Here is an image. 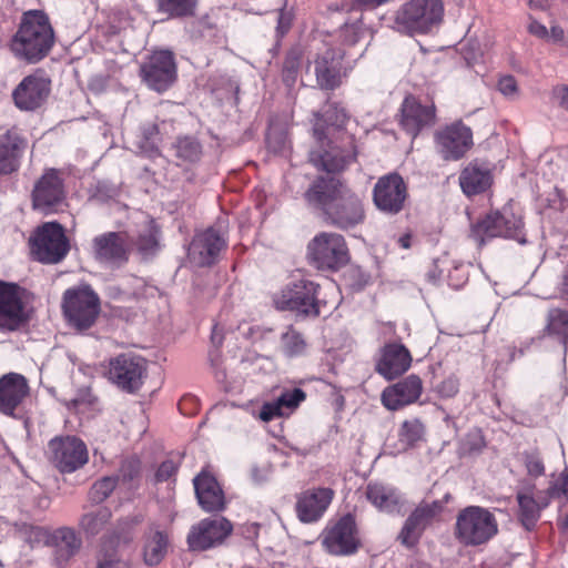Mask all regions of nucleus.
Masks as SVG:
<instances>
[{
    "label": "nucleus",
    "mask_w": 568,
    "mask_h": 568,
    "mask_svg": "<svg viewBox=\"0 0 568 568\" xmlns=\"http://www.w3.org/2000/svg\"><path fill=\"white\" fill-rule=\"evenodd\" d=\"M459 390V381L455 376H449L444 379L438 386L437 392L442 397H453Z\"/></svg>",
    "instance_id": "4d7b16f0"
},
{
    "label": "nucleus",
    "mask_w": 568,
    "mask_h": 568,
    "mask_svg": "<svg viewBox=\"0 0 568 568\" xmlns=\"http://www.w3.org/2000/svg\"><path fill=\"white\" fill-rule=\"evenodd\" d=\"M443 16L442 0H409L396 10L393 29L408 36L425 34L442 22Z\"/></svg>",
    "instance_id": "7ed1b4c3"
},
{
    "label": "nucleus",
    "mask_w": 568,
    "mask_h": 568,
    "mask_svg": "<svg viewBox=\"0 0 568 568\" xmlns=\"http://www.w3.org/2000/svg\"><path fill=\"white\" fill-rule=\"evenodd\" d=\"M291 27V19L285 13H281L278 18L277 30L281 34H284Z\"/></svg>",
    "instance_id": "69168bd1"
},
{
    "label": "nucleus",
    "mask_w": 568,
    "mask_h": 568,
    "mask_svg": "<svg viewBox=\"0 0 568 568\" xmlns=\"http://www.w3.org/2000/svg\"><path fill=\"white\" fill-rule=\"evenodd\" d=\"M148 362L132 353L120 354L109 362L108 377L120 389L135 393L146 377Z\"/></svg>",
    "instance_id": "f8f14e48"
},
{
    "label": "nucleus",
    "mask_w": 568,
    "mask_h": 568,
    "mask_svg": "<svg viewBox=\"0 0 568 568\" xmlns=\"http://www.w3.org/2000/svg\"><path fill=\"white\" fill-rule=\"evenodd\" d=\"M141 463L138 458L131 457L122 462L120 467V475L123 480L130 481L140 475Z\"/></svg>",
    "instance_id": "603ef678"
},
{
    "label": "nucleus",
    "mask_w": 568,
    "mask_h": 568,
    "mask_svg": "<svg viewBox=\"0 0 568 568\" xmlns=\"http://www.w3.org/2000/svg\"><path fill=\"white\" fill-rule=\"evenodd\" d=\"M27 297L23 287L0 281V332H16L29 322Z\"/></svg>",
    "instance_id": "9d476101"
},
{
    "label": "nucleus",
    "mask_w": 568,
    "mask_h": 568,
    "mask_svg": "<svg viewBox=\"0 0 568 568\" xmlns=\"http://www.w3.org/2000/svg\"><path fill=\"white\" fill-rule=\"evenodd\" d=\"M143 547L144 562L149 566L159 565L168 551V536L156 525H151L145 532Z\"/></svg>",
    "instance_id": "72a5a7b5"
},
{
    "label": "nucleus",
    "mask_w": 568,
    "mask_h": 568,
    "mask_svg": "<svg viewBox=\"0 0 568 568\" xmlns=\"http://www.w3.org/2000/svg\"><path fill=\"white\" fill-rule=\"evenodd\" d=\"M226 247V240L214 227H207L197 233L189 245L187 257L190 262L200 267L213 265L220 252Z\"/></svg>",
    "instance_id": "aec40b11"
},
{
    "label": "nucleus",
    "mask_w": 568,
    "mask_h": 568,
    "mask_svg": "<svg viewBox=\"0 0 568 568\" xmlns=\"http://www.w3.org/2000/svg\"><path fill=\"white\" fill-rule=\"evenodd\" d=\"M347 186L335 176L317 178L304 194L307 204L321 210L323 215L327 214L328 206L333 205L336 199Z\"/></svg>",
    "instance_id": "393cba45"
},
{
    "label": "nucleus",
    "mask_w": 568,
    "mask_h": 568,
    "mask_svg": "<svg viewBox=\"0 0 568 568\" xmlns=\"http://www.w3.org/2000/svg\"><path fill=\"white\" fill-rule=\"evenodd\" d=\"M199 0H156L158 11L169 18H189L196 11Z\"/></svg>",
    "instance_id": "ea45409f"
},
{
    "label": "nucleus",
    "mask_w": 568,
    "mask_h": 568,
    "mask_svg": "<svg viewBox=\"0 0 568 568\" xmlns=\"http://www.w3.org/2000/svg\"><path fill=\"white\" fill-rule=\"evenodd\" d=\"M323 545L332 555L347 556L354 554L359 547L354 517L349 514L345 515L332 528L327 529Z\"/></svg>",
    "instance_id": "412c9836"
},
{
    "label": "nucleus",
    "mask_w": 568,
    "mask_h": 568,
    "mask_svg": "<svg viewBox=\"0 0 568 568\" xmlns=\"http://www.w3.org/2000/svg\"><path fill=\"white\" fill-rule=\"evenodd\" d=\"M53 43L54 33L48 16L41 11H29L22 17L11 41V50L28 62H38L49 53Z\"/></svg>",
    "instance_id": "f03ea898"
},
{
    "label": "nucleus",
    "mask_w": 568,
    "mask_h": 568,
    "mask_svg": "<svg viewBox=\"0 0 568 568\" xmlns=\"http://www.w3.org/2000/svg\"><path fill=\"white\" fill-rule=\"evenodd\" d=\"M325 221L331 225L348 230L361 224L365 219L363 201L358 194L346 187L327 209Z\"/></svg>",
    "instance_id": "a211bd4d"
},
{
    "label": "nucleus",
    "mask_w": 568,
    "mask_h": 568,
    "mask_svg": "<svg viewBox=\"0 0 568 568\" xmlns=\"http://www.w3.org/2000/svg\"><path fill=\"white\" fill-rule=\"evenodd\" d=\"M410 240H412L410 234L406 233V234L402 235V236L398 239V244H399V245H400V247H403V248H409V247H410Z\"/></svg>",
    "instance_id": "338daca9"
},
{
    "label": "nucleus",
    "mask_w": 568,
    "mask_h": 568,
    "mask_svg": "<svg viewBox=\"0 0 568 568\" xmlns=\"http://www.w3.org/2000/svg\"><path fill=\"white\" fill-rule=\"evenodd\" d=\"M491 182L490 171L480 166L477 162H470L459 175L460 187L468 196L485 192Z\"/></svg>",
    "instance_id": "473e14b6"
},
{
    "label": "nucleus",
    "mask_w": 568,
    "mask_h": 568,
    "mask_svg": "<svg viewBox=\"0 0 568 568\" xmlns=\"http://www.w3.org/2000/svg\"><path fill=\"white\" fill-rule=\"evenodd\" d=\"M67 192L61 172L57 169H45L34 182L31 191V205L42 214H53L65 204Z\"/></svg>",
    "instance_id": "1a4fd4ad"
},
{
    "label": "nucleus",
    "mask_w": 568,
    "mask_h": 568,
    "mask_svg": "<svg viewBox=\"0 0 568 568\" xmlns=\"http://www.w3.org/2000/svg\"><path fill=\"white\" fill-rule=\"evenodd\" d=\"M97 568H129L125 560L121 559L114 551L105 552L98 559Z\"/></svg>",
    "instance_id": "6e6d98bb"
},
{
    "label": "nucleus",
    "mask_w": 568,
    "mask_h": 568,
    "mask_svg": "<svg viewBox=\"0 0 568 568\" xmlns=\"http://www.w3.org/2000/svg\"><path fill=\"white\" fill-rule=\"evenodd\" d=\"M498 90L500 93L509 99H514L518 95L517 81L513 75H506L500 78L498 82Z\"/></svg>",
    "instance_id": "13d9d810"
},
{
    "label": "nucleus",
    "mask_w": 568,
    "mask_h": 568,
    "mask_svg": "<svg viewBox=\"0 0 568 568\" xmlns=\"http://www.w3.org/2000/svg\"><path fill=\"white\" fill-rule=\"evenodd\" d=\"M412 364L409 351L402 344H386L376 364V372L390 381L404 374Z\"/></svg>",
    "instance_id": "cd10ccee"
},
{
    "label": "nucleus",
    "mask_w": 568,
    "mask_h": 568,
    "mask_svg": "<svg viewBox=\"0 0 568 568\" xmlns=\"http://www.w3.org/2000/svg\"><path fill=\"white\" fill-rule=\"evenodd\" d=\"M497 534V519L487 508L468 506L462 509L456 517L455 537L466 547L485 545Z\"/></svg>",
    "instance_id": "20e7f679"
},
{
    "label": "nucleus",
    "mask_w": 568,
    "mask_h": 568,
    "mask_svg": "<svg viewBox=\"0 0 568 568\" xmlns=\"http://www.w3.org/2000/svg\"><path fill=\"white\" fill-rule=\"evenodd\" d=\"M175 156L182 162L194 163L202 155V146L200 142L191 136L178 138L173 144Z\"/></svg>",
    "instance_id": "79ce46f5"
},
{
    "label": "nucleus",
    "mask_w": 568,
    "mask_h": 568,
    "mask_svg": "<svg viewBox=\"0 0 568 568\" xmlns=\"http://www.w3.org/2000/svg\"><path fill=\"white\" fill-rule=\"evenodd\" d=\"M435 143L445 161H457L471 149L473 132L462 121H457L437 131Z\"/></svg>",
    "instance_id": "f3484780"
},
{
    "label": "nucleus",
    "mask_w": 568,
    "mask_h": 568,
    "mask_svg": "<svg viewBox=\"0 0 568 568\" xmlns=\"http://www.w3.org/2000/svg\"><path fill=\"white\" fill-rule=\"evenodd\" d=\"M307 257L318 270H338L348 262V248L343 235L322 232L307 245Z\"/></svg>",
    "instance_id": "0eeeda50"
},
{
    "label": "nucleus",
    "mask_w": 568,
    "mask_h": 568,
    "mask_svg": "<svg viewBox=\"0 0 568 568\" xmlns=\"http://www.w3.org/2000/svg\"><path fill=\"white\" fill-rule=\"evenodd\" d=\"M283 409H294L305 399V393L301 388L284 392L278 398Z\"/></svg>",
    "instance_id": "3c124183"
},
{
    "label": "nucleus",
    "mask_w": 568,
    "mask_h": 568,
    "mask_svg": "<svg viewBox=\"0 0 568 568\" xmlns=\"http://www.w3.org/2000/svg\"><path fill=\"white\" fill-rule=\"evenodd\" d=\"M142 81L159 93L169 90L178 78V65L172 51L158 50L140 65Z\"/></svg>",
    "instance_id": "9b49d317"
},
{
    "label": "nucleus",
    "mask_w": 568,
    "mask_h": 568,
    "mask_svg": "<svg viewBox=\"0 0 568 568\" xmlns=\"http://www.w3.org/2000/svg\"><path fill=\"white\" fill-rule=\"evenodd\" d=\"M524 463L527 473L532 477H539L545 473V466L542 458L538 452H525Z\"/></svg>",
    "instance_id": "8fccbe9b"
},
{
    "label": "nucleus",
    "mask_w": 568,
    "mask_h": 568,
    "mask_svg": "<svg viewBox=\"0 0 568 568\" xmlns=\"http://www.w3.org/2000/svg\"><path fill=\"white\" fill-rule=\"evenodd\" d=\"M347 114L343 108L335 102H327L321 111L313 113V135L322 148L326 145L328 126L341 128L346 123ZM328 149L312 151L310 161L318 170L328 173L343 171L356 160L357 151L353 136L348 135L343 146L332 145L327 141Z\"/></svg>",
    "instance_id": "f257e3e1"
},
{
    "label": "nucleus",
    "mask_w": 568,
    "mask_h": 568,
    "mask_svg": "<svg viewBox=\"0 0 568 568\" xmlns=\"http://www.w3.org/2000/svg\"><path fill=\"white\" fill-rule=\"evenodd\" d=\"M195 495L201 508L206 513H220L225 509V496L216 478L202 471L193 479Z\"/></svg>",
    "instance_id": "c85d7f7f"
},
{
    "label": "nucleus",
    "mask_w": 568,
    "mask_h": 568,
    "mask_svg": "<svg viewBox=\"0 0 568 568\" xmlns=\"http://www.w3.org/2000/svg\"><path fill=\"white\" fill-rule=\"evenodd\" d=\"M519 520L527 530H531L540 517V507L529 494L518 493Z\"/></svg>",
    "instance_id": "a19ab883"
},
{
    "label": "nucleus",
    "mask_w": 568,
    "mask_h": 568,
    "mask_svg": "<svg viewBox=\"0 0 568 568\" xmlns=\"http://www.w3.org/2000/svg\"><path fill=\"white\" fill-rule=\"evenodd\" d=\"M523 225L521 217L514 214L510 207L504 206L501 211L490 212L473 224L469 236L478 247L495 237H509L525 243Z\"/></svg>",
    "instance_id": "39448f33"
},
{
    "label": "nucleus",
    "mask_w": 568,
    "mask_h": 568,
    "mask_svg": "<svg viewBox=\"0 0 568 568\" xmlns=\"http://www.w3.org/2000/svg\"><path fill=\"white\" fill-rule=\"evenodd\" d=\"M545 329L549 335L560 336L564 354L566 355L568 349V312L560 308L549 310Z\"/></svg>",
    "instance_id": "58836bf2"
},
{
    "label": "nucleus",
    "mask_w": 568,
    "mask_h": 568,
    "mask_svg": "<svg viewBox=\"0 0 568 568\" xmlns=\"http://www.w3.org/2000/svg\"><path fill=\"white\" fill-rule=\"evenodd\" d=\"M442 277V270L438 268L436 263H433L428 272L426 273V278L428 282L436 284Z\"/></svg>",
    "instance_id": "0e129e2a"
},
{
    "label": "nucleus",
    "mask_w": 568,
    "mask_h": 568,
    "mask_svg": "<svg viewBox=\"0 0 568 568\" xmlns=\"http://www.w3.org/2000/svg\"><path fill=\"white\" fill-rule=\"evenodd\" d=\"M285 413L283 410L282 405L280 404L278 399L274 402L264 403L261 412H260V418L263 422H270L275 417L283 416Z\"/></svg>",
    "instance_id": "864d4df0"
},
{
    "label": "nucleus",
    "mask_w": 568,
    "mask_h": 568,
    "mask_svg": "<svg viewBox=\"0 0 568 568\" xmlns=\"http://www.w3.org/2000/svg\"><path fill=\"white\" fill-rule=\"evenodd\" d=\"M31 252L41 263H59L68 254L70 245L62 225L47 222L39 226L30 239Z\"/></svg>",
    "instance_id": "6e6552de"
},
{
    "label": "nucleus",
    "mask_w": 568,
    "mask_h": 568,
    "mask_svg": "<svg viewBox=\"0 0 568 568\" xmlns=\"http://www.w3.org/2000/svg\"><path fill=\"white\" fill-rule=\"evenodd\" d=\"M63 314L79 332L89 329L100 314V298L88 285L69 288L63 294Z\"/></svg>",
    "instance_id": "423d86ee"
},
{
    "label": "nucleus",
    "mask_w": 568,
    "mask_h": 568,
    "mask_svg": "<svg viewBox=\"0 0 568 568\" xmlns=\"http://www.w3.org/2000/svg\"><path fill=\"white\" fill-rule=\"evenodd\" d=\"M233 526L224 517L204 518L192 526L187 545L192 551H204L222 545L232 534Z\"/></svg>",
    "instance_id": "2eb2a0df"
},
{
    "label": "nucleus",
    "mask_w": 568,
    "mask_h": 568,
    "mask_svg": "<svg viewBox=\"0 0 568 568\" xmlns=\"http://www.w3.org/2000/svg\"><path fill=\"white\" fill-rule=\"evenodd\" d=\"M366 498L379 510L394 513L400 504L399 493L383 484H368L366 487Z\"/></svg>",
    "instance_id": "f704fd0d"
},
{
    "label": "nucleus",
    "mask_w": 568,
    "mask_h": 568,
    "mask_svg": "<svg viewBox=\"0 0 568 568\" xmlns=\"http://www.w3.org/2000/svg\"><path fill=\"white\" fill-rule=\"evenodd\" d=\"M423 383L419 376L412 374L398 383L386 387L382 393V403L389 410H397L415 403L422 395Z\"/></svg>",
    "instance_id": "b1692460"
},
{
    "label": "nucleus",
    "mask_w": 568,
    "mask_h": 568,
    "mask_svg": "<svg viewBox=\"0 0 568 568\" xmlns=\"http://www.w3.org/2000/svg\"><path fill=\"white\" fill-rule=\"evenodd\" d=\"M53 539L57 559L60 562L68 561L81 547V540L75 535V531L69 527L57 529L53 534Z\"/></svg>",
    "instance_id": "e433bc0d"
},
{
    "label": "nucleus",
    "mask_w": 568,
    "mask_h": 568,
    "mask_svg": "<svg viewBox=\"0 0 568 568\" xmlns=\"http://www.w3.org/2000/svg\"><path fill=\"white\" fill-rule=\"evenodd\" d=\"M94 257L102 263L121 266L129 261L131 246L126 232H106L92 241Z\"/></svg>",
    "instance_id": "4be33fe9"
},
{
    "label": "nucleus",
    "mask_w": 568,
    "mask_h": 568,
    "mask_svg": "<svg viewBox=\"0 0 568 568\" xmlns=\"http://www.w3.org/2000/svg\"><path fill=\"white\" fill-rule=\"evenodd\" d=\"M29 394L28 381L17 373H9L0 378V412L13 415L16 408Z\"/></svg>",
    "instance_id": "7c9ffc66"
},
{
    "label": "nucleus",
    "mask_w": 568,
    "mask_h": 568,
    "mask_svg": "<svg viewBox=\"0 0 568 568\" xmlns=\"http://www.w3.org/2000/svg\"><path fill=\"white\" fill-rule=\"evenodd\" d=\"M320 286L308 280H300L287 285L274 298L276 308L282 311H295L306 316L320 315V302L317 298Z\"/></svg>",
    "instance_id": "ddd939ff"
},
{
    "label": "nucleus",
    "mask_w": 568,
    "mask_h": 568,
    "mask_svg": "<svg viewBox=\"0 0 568 568\" xmlns=\"http://www.w3.org/2000/svg\"><path fill=\"white\" fill-rule=\"evenodd\" d=\"M364 32H365V29H364L363 24L359 21H357L352 24L345 23L341 28L339 37H341L343 43H345L347 45H354L359 41V39L364 34Z\"/></svg>",
    "instance_id": "09e8293b"
},
{
    "label": "nucleus",
    "mask_w": 568,
    "mask_h": 568,
    "mask_svg": "<svg viewBox=\"0 0 568 568\" xmlns=\"http://www.w3.org/2000/svg\"><path fill=\"white\" fill-rule=\"evenodd\" d=\"M112 513L108 507H100L83 514L79 520L80 529L87 536H97L109 525Z\"/></svg>",
    "instance_id": "4c0bfd02"
},
{
    "label": "nucleus",
    "mask_w": 568,
    "mask_h": 568,
    "mask_svg": "<svg viewBox=\"0 0 568 568\" xmlns=\"http://www.w3.org/2000/svg\"><path fill=\"white\" fill-rule=\"evenodd\" d=\"M560 490L564 495L568 496V471L562 474Z\"/></svg>",
    "instance_id": "774afa93"
},
{
    "label": "nucleus",
    "mask_w": 568,
    "mask_h": 568,
    "mask_svg": "<svg viewBox=\"0 0 568 568\" xmlns=\"http://www.w3.org/2000/svg\"><path fill=\"white\" fill-rule=\"evenodd\" d=\"M342 59L334 49H326L314 60V74L320 89L333 91L342 84Z\"/></svg>",
    "instance_id": "a878e982"
},
{
    "label": "nucleus",
    "mask_w": 568,
    "mask_h": 568,
    "mask_svg": "<svg viewBox=\"0 0 568 568\" xmlns=\"http://www.w3.org/2000/svg\"><path fill=\"white\" fill-rule=\"evenodd\" d=\"M443 509L442 500L422 501L405 520L397 539L407 548L416 546L423 532L438 519Z\"/></svg>",
    "instance_id": "dca6fc26"
},
{
    "label": "nucleus",
    "mask_w": 568,
    "mask_h": 568,
    "mask_svg": "<svg viewBox=\"0 0 568 568\" xmlns=\"http://www.w3.org/2000/svg\"><path fill=\"white\" fill-rule=\"evenodd\" d=\"M551 100L558 108L568 112V85H556L551 90Z\"/></svg>",
    "instance_id": "bf43d9fd"
},
{
    "label": "nucleus",
    "mask_w": 568,
    "mask_h": 568,
    "mask_svg": "<svg viewBox=\"0 0 568 568\" xmlns=\"http://www.w3.org/2000/svg\"><path fill=\"white\" fill-rule=\"evenodd\" d=\"M435 105H423L414 97L405 98L400 109V124L403 129L416 136L425 126L435 123Z\"/></svg>",
    "instance_id": "bb28decb"
},
{
    "label": "nucleus",
    "mask_w": 568,
    "mask_h": 568,
    "mask_svg": "<svg viewBox=\"0 0 568 568\" xmlns=\"http://www.w3.org/2000/svg\"><path fill=\"white\" fill-rule=\"evenodd\" d=\"M142 135L144 139V143L141 145V149L149 155L155 156L160 154L158 148L159 141V126L155 123H149L142 128Z\"/></svg>",
    "instance_id": "49530a36"
},
{
    "label": "nucleus",
    "mask_w": 568,
    "mask_h": 568,
    "mask_svg": "<svg viewBox=\"0 0 568 568\" xmlns=\"http://www.w3.org/2000/svg\"><path fill=\"white\" fill-rule=\"evenodd\" d=\"M282 343L284 352L288 356L298 355L305 348V342L302 335L293 328H290L282 335Z\"/></svg>",
    "instance_id": "de8ad7c7"
},
{
    "label": "nucleus",
    "mask_w": 568,
    "mask_h": 568,
    "mask_svg": "<svg viewBox=\"0 0 568 568\" xmlns=\"http://www.w3.org/2000/svg\"><path fill=\"white\" fill-rule=\"evenodd\" d=\"M528 31L540 39H547L549 34L547 28L536 20H532L529 23Z\"/></svg>",
    "instance_id": "680f3d73"
},
{
    "label": "nucleus",
    "mask_w": 568,
    "mask_h": 568,
    "mask_svg": "<svg viewBox=\"0 0 568 568\" xmlns=\"http://www.w3.org/2000/svg\"><path fill=\"white\" fill-rule=\"evenodd\" d=\"M333 498V490L329 488H317L307 490L297 498L296 513L303 523H314L320 519Z\"/></svg>",
    "instance_id": "c756f323"
},
{
    "label": "nucleus",
    "mask_w": 568,
    "mask_h": 568,
    "mask_svg": "<svg viewBox=\"0 0 568 568\" xmlns=\"http://www.w3.org/2000/svg\"><path fill=\"white\" fill-rule=\"evenodd\" d=\"M302 58V50L298 48L291 49L285 55L282 69V79L288 88L293 87L297 80Z\"/></svg>",
    "instance_id": "37998d69"
},
{
    "label": "nucleus",
    "mask_w": 568,
    "mask_h": 568,
    "mask_svg": "<svg viewBox=\"0 0 568 568\" xmlns=\"http://www.w3.org/2000/svg\"><path fill=\"white\" fill-rule=\"evenodd\" d=\"M51 91V81L42 73L30 74L12 92L14 104L20 110L33 111L40 108Z\"/></svg>",
    "instance_id": "5701e85b"
},
{
    "label": "nucleus",
    "mask_w": 568,
    "mask_h": 568,
    "mask_svg": "<svg viewBox=\"0 0 568 568\" xmlns=\"http://www.w3.org/2000/svg\"><path fill=\"white\" fill-rule=\"evenodd\" d=\"M388 1L389 0H353L351 8L358 10L375 9Z\"/></svg>",
    "instance_id": "052dcab7"
},
{
    "label": "nucleus",
    "mask_w": 568,
    "mask_h": 568,
    "mask_svg": "<svg viewBox=\"0 0 568 568\" xmlns=\"http://www.w3.org/2000/svg\"><path fill=\"white\" fill-rule=\"evenodd\" d=\"M548 32L549 34L547 39H550L552 42H560L564 40L565 31L560 26H551L550 31Z\"/></svg>",
    "instance_id": "e2e57ef3"
},
{
    "label": "nucleus",
    "mask_w": 568,
    "mask_h": 568,
    "mask_svg": "<svg viewBox=\"0 0 568 568\" xmlns=\"http://www.w3.org/2000/svg\"><path fill=\"white\" fill-rule=\"evenodd\" d=\"M407 199V184L396 172L381 176L374 185L373 202L385 214L396 215L402 212Z\"/></svg>",
    "instance_id": "4468645a"
},
{
    "label": "nucleus",
    "mask_w": 568,
    "mask_h": 568,
    "mask_svg": "<svg viewBox=\"0 0 568 568\" xmlns=\"http://www.w3.org/2000/svg\"><path fill=\"white\" fill-rule=\"evenodd\" d=\"M424 434L425 427L423 423L417 418H413L402 424L399 437L403 443L413 446L424 438Z\"/></svg>",
    "instance_id": "a18cd8bd"
},
{
    "label": "nucleus",
    "mask_w": 568,
    "mask_h": 568,
    "mask_svg": "<svg viewBox=\"0 0 568 568\" xmlns=\"http://www.w3.org/2000/svg\"><path fill=\"white\" fill-rule=\"evenodd\" d=\"M27 141L14 131L0 134V175H9L20 168Z\"/></svg>",
    "instance_id": "2f4dec72"
},
{
    "label": "nucleus",
    "mask_w": 568,
    "mask_h": 568,
    "mask_svg": "<svg viewBox=\"0 0 568 568\" xmlns=\"http://www.w3.org/2000/svg\"><path fill=\"white\" fill-rule=\"evenodd\" d=\"M161 229L153 219H149L134 241L138 253L143 258L153 257L160 251Z\"/></svg>",
    "instance_id": "c9c22d12"
},
{
    "label": "nucleus",
    "mask_w": 568,
    "mask_h": 568,
    "mask_svg": "<svg viewBox=\"0 0 568 568\" xmlns=\"http://www.w3.org/2000/svg\"><path fill=\"white\" fill-rule=\"evenodd\" d=\"M179 469V463L172 459L164 460L155 473V481L162 483L172 478Z\"/></svg>",
    "instance_id": "5fc2aeb1"
},
{
    "label": "nucleus",
    "mask_w": 568,
    "mask_h": 568,
    "mask_svg": "<svg viewBox=\"0 0 568 568\" xmlns=\"http://www.w3.org/2000/svg\"><path fill=\"white\" fill-rule=\"evenodd\" d=\"M118 485L116 476H105L99 480H97L90 491L89 499L94 504H101L104 501L115 489Z\"/></svg>",
    "instance_id": "c03bdc74"
},
{
    "label": "nucleus",
    "mask_w": 568,
    "mask_h": 568,
    "mask_svg": "<svg viewBox=\"0 0 568 568\" xmlns=\"http://www.w3.org/2000/svg\"><path fill=\"white\" fill-rule=\"evenodd\" d=\"M52 460L61 473H73L88 463V449L85 444L72 436L54 438L50 440Z\"/></svg>",
    "instance_id": "6ab92c4d"
}]
</instances>
